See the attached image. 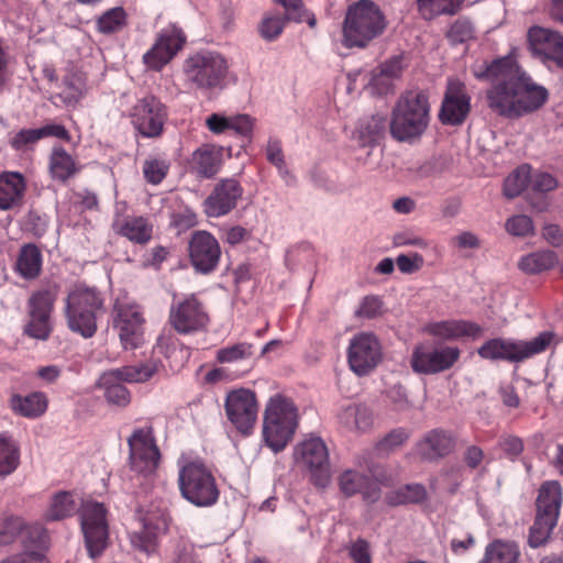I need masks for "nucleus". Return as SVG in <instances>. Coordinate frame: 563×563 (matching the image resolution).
I'll use <instances>...</instances> for the list:
<instances>
[{
  "label": "nucleus",
  "mask_w": 563,
  "mask_h": 563,
  "mask_svg": "<svg viewBox=\"0 0 563 563\" xmlns=\"http://www.w3.org/2000/svg\"><path fill=\"white\" fill-rule=\"evenodd\" d=\"M473 76L489 81L487 107L499 117L516 120L540 110L549 99L545 87L536 82L511 56L476 62Z\"/></svg>",
  "instance_id": "nucleus-1"
},
{
  "label": "nucleus",
  "mask_w": 563,
  "mask_h": 563,
  "mask_svg": "<svg viewBox=\"0 0 563 563\" xmlns=\"http://www.w3.org/2000/svg\"><path fill=\"white\" fill-rule=\"evenodd\" d=\"M430 121L428 96L422 90H409L395 104L389 122L391 136L412 143L424 133Z\"/></svg>",
  "instance_id": "nucleus-2"
},
{
  "label": "nucleus",
  "mask_w": 563,
  "mask_h": 563,
  "mask_svg": "<svg viewBox=\"0 0 563 563\" xmlns=\"http://www.w3.org/2000/svg\"><path fill=\"white\" fill-rule=\"evenodd\" d=\"M386 27V16L377 4L372 0H358L346 9L342 43L347 48H365Z\"/></svg>",
  "instance_id": "nucleus-3"
},
{
  "label": "nucleus",
  "mask_w": 563,
  "mask_h": 563,
  "mask_svg": "<svg viewBox=\"0 0 563 563\" xmlns=\"http://www.w3.org/2000/svg\"><path fill=\"white\" fill-rule=\"evenodd\" d=\"M103 312V300L95 288L76 286L66 298L67 325L73 332L86 339L95 335L97 319Z\"/></svg>",
  "instance_id": "nucleus-4"
},
{
  "label": "nucleus",
  "mask_w": 563,
  "mask_h": 563,
  "mask_svg": "<svg viewBox=\"0 0 563 563\" xmlns=\"http://www.w3.org/2000/svg\"><path fill=\"white\" fill-rule=\"evenodd\" d=\"M183 73L189 87L210 91L224 86L229 64L220 53L202 49L185 59Z\"/></svg>",
  "instance_id": "nucleus-5"
},
{
  "label": "nucleus",
  "mask_w": 563,
  "mask_h": 563,
  "mask_svg": "<svg viewBox=\"0 0 563 563\" xmlns=\"http://www.w3.org/2000/svg\"><path fill=\"white\" fill-rule=\"evenodd\" d=\"M297 427V410L294 404L280 396L272 397L265 408L263 437L275 452L283 451Z\"/></svg>",
  "instance_id": "nucleus-6"
},
{
  "label": "nucleus",
  "mask_w": 563,
  "mask_h": 563,
  "mask_svg": "<svg viewBox=\"0 0 563 563\" xmlns=\"http://www.w3.org/2000/svg\"><path fill=\"white\" fill-rule=\"evenodd\" d=\"M157 372L155 362H145L137 365H126L103 372L98 387L104 390V398L110 405L125 407L130 404L131 395L122 383H144Z\"/></svg>",
  "instance_id": "nucleus-7"
},
{
  "label": "nucleus",
  "mask_w": 563,
  "mask_h": 563,
  "mask_svg": "<svg viewBox=\"0 0 563 563\" xmlns=\"http://www.w3.org/2000/svg\"><path fill=\"white\" fill-rule=\"evenodd\" d=\"M178 485L181 496L196 507H210L219 499L216 478L201 462L184 465L179 471Z\"/></svg>",
  "instance_id": "nucleus-8"
},
{
  "label": "nucleus",
  "mask_w": 563,
  "mask_h": 563,
  "mask_svg": "<svg viewBox=\"0 0 563 563\" xmlns=\"http://www.w3.org/2000/svg\"><path fill=\"white\" fill-rule=\"evenodd\" d=\"M553 336L552 332L545 331L530 341L495 338L487 340L477 350V353L484 360L519 363L545 351Z\"/></svg>",
  "instance_id": "nucleus-9"
},
{
  "label": "nucleus",
  "mask_w": 563,
  "mask_h": 563,
  "mask_svg": "<svg viewBox=\"0 0 563 563\" xmlns=\"http://www.w3.org/2000/svg\"><path fill=\"white\" fill-rule=\"evenodd\" d=\"M372 454V452L366 451L356 457L358 467L367 471L368 474L347 468L338 476V487L344 497L350 498L356 494H362L367 503H375L379 499L380 488L372 477L378 481L383 472L380 465L373 461Z\"/></svg>",
  "instance_id": "nucleus-10"
},
{
  "label": "nucleus",
  "mask_w": 563,
  "mask_h": 563,
  "mask_svg": "<svg viewBox=\"0 0 563 563\" xmlns=\"http://www.w3.org/2000/svg\"><path fill=\"white\" fill-rule=\"evenodd\" d=\"M562 504V488L559 482L549 481L541 485L537 498V515L530 528L528 543L532 548L542 545L556 526Z\"/></svg>",
  "instance_id": "nucleus-11"
},
{
  "label": "nucleus",
  "mask_w": 563,
  "mask_h": 563,
  "mask_svg": "<svg viewBox=\"0 0 563 563\" xmlns=\"http://www.w3.org/2000/svg\"><path fill=\"white\" fill-rule=\"evenodd\" d=\"M79 517L88 554L96 559L109 544L107 509L101 503L85 501L79 508Z\"/></svg>",
  "instance_id": "nucleus-12"
},
{
  "label": "nucleus",
  "mask_w": 563,
  "mask_h": 563,
  "mask_svg": "<svg viewBox=\"0 0 563 563\" xmlns=\"http://www.w3.org/2000/svg\"><path fill=\"white\" fill-rule=\"evenodd\" d=\"M350 369L358 377L369 375L383 361V347L378 338L372 332L356 333L346 351Z\"/></svg>",
  "instance_id": "nucleus-13"
},
{
  "label": "nucleus",
  "mask_w": 563,
  "mask_h": 563,
  "mask_svg": "<svg viewBox=\"0 0 563 563\" xmlns=\"http://www.w3.org/2000/svg\"><path fill=\"white\" fill-rule=\"evenodd\" d=\"M113 327L125 350L136 349L143 343L144 314L134 301L118 299L113 307Z\"/></svg>",
  "instance_id": "nucleus-14"
},
{
  "label": "nucleus",
  "mask_w": 563,
  "mask_h": 563,
  "mask_svg": "<svg viewBox=\"0 0 563 563\" xmlns=\"http://www.w3.org/2000/svg\"><path fill=\"white\" fill-rule=\"evenodd\" d=\"M295 460L309 471L310 481L319 488H325L331 481L329 452L320 438H310L296 446Z\"/></svg>",
  "instance_id": "nucleus-15"
},
{
  "label": "nucleus",
  "mask_w": 563,
  "mask_h": 563,
  "mask_svg": "<svg viewBox=\"0 0 563 563\" xmlns=\"http://www.w3.org/2000/svg\"><path fill=\"white\" fill-rule=\"evenodd\" d=\"M460 356L461 350L457 346L429 347L419 343L415 345L409 363L416 374L434 375L452 368Z\"/></svg>",
  "instance_id": "nucleus-16"
},
{
  "label": "nucleus",
  "mask_w": 563,
  "mask_h": 563,
  "mask_svg": "<svg viewBox=\"0 0 563 563\" xmlns=\"http://www.w3.org/2000/svg\"><path fill=\"white\" fill-rule=\"evenodd\" d=\"M130 466L140 474H152L158 466L161 452L153 427L135 429L128 439Z\"/></svg>",
  "instance_id": "nucleus-17"
},
{
  "label": "nucleus",
  "mask_w": 563,
  "mask_h": 563,
  "mask_svg": "<svg viewBox=\"0 0 563 563\" xmlns=\"http://www.w3.org/2000/svg\"><path fill=\"white\" fill-rule=\"evenodd\" d=\"M58 294V286L52 285L46 289L34 292L27 301L30 320L24 332L34 339L46 340L52 331L51 312Z\"/></svg>",
  "instance_id": "nucleus-18"
},
{
  "label": "nucleus",
  "mask_w": 563,
  "mask_h": 563,
  "mask_svg": "<svg viewBox=\"0 0 563 563\" xmlns=\"http://www.w3.org/2000/svg\"><path fill=\"white\" fill-rule=\"evenodd\" d=\"M167 117L166 106L153 95L139 99L131 112L132 124L146 137L159 136Z\"/></svg>",
  "instance_id": "nucleus-19"
},
{
  "label": "nucleus",
  "mask_w": 563,
  "mask_h": 563,
  "mask_svg": "<svg viewBox=\"0 0 563 563\" xmlns=\"http://www.w3.org/2000/svg\"><path fill=\"white\" fill-rule=\"evenodd\" d=\"M168 320L177 333L191 334L207 328L209 316L196 296L190 295L170 306Z\"/></svg>",
  "instance_id": "nucleus-20"
},
{
  "label": "nucleus",
  "mask_w": 563,
  "mask_h": 563,
  "mask_svg": "<svg viewBox=\"0 0 563 563\" xmlns=\"http://www.w3.org/2000/svg\"><path fill=\"white\" fill-rule=\"evenodd\" d=\"M224 407L228 419L240 432L247 434L253 429L258 408L252 390L240 388L230 391Z\"/></svg>",
  "instance_id": "nucleus-21"
},
{
  "label": "nucleus",
  "mask_w": 563,
  "mask_h": 563,
  "mask_svg": "<svg viewBox=\"0 0 563 563\" xmlns=\"http://www.w3.org/2000/svg\"><path fill=\"white\" fill-rule=\"evenodd\" d=\"M471 111V96L464 82L449 78L443 96L439 119L446 125L462 124Z\"/></svg>",
  "instance_id": "nucleus-22"
},
{
  "label": "nucleus",
  "mask_w": 563,
  "mask_h": 563,
  "mask_svg": "<svg viewBox=\"0 0 563 563\" xmlns=\"http://www.w3.org/2000/svg\"><path fill=\"white\" fill-rule=\"evenodd\" d=\"M529 47L543 64L563 68V35L554 30L532 26L528 32Z\"/></svg>",
  "instance_id": "nucleus-23"
},
{
  "label": "nucleus",
  "mask_w": 563,
  "mask_h": 563,
  "mask_svg": "<svg viewBox=\"0 0 563 563\" xmlns=\"http://www.w3.org/2000/svg\"><path fill=\"white\" fill-rule=\"evenodd\" d=\"M189 258L194 268L201 274L213 272L221 257L218 240L207 231H196L189 240Z\"/></svg>",
  "instance_id": "nucleus-24"
},
{
  "label": "nucleus",
  "mask_w": 563,
  "mask_h": 563,
  "mask_svg": "<svg viewBox=\"0 0 563 563\" xmlns=\"http://www.w3.org/2000/svg\"><path fill=\"white\" fill-rule=\"evenodd\" d=\"M242 194L243 189L236 179H221L203 201V211L209 218L223 217L236 207Z\"/></svg>",
  "instance_id": "nucleus-25"
},
{
  "label": "nucleus",
  "mask_w": 563,
  "mask_h": 563,
  "mask_svg": "<svg viewBox=\"0 0 563 563\" xmlns=\"http://www.w3.org/2000/svg\"><path fill=\"white\" fill-rule=\"evenodd\" d=\"M185 40L183 31L175 25L162 30L153 47L144 54V63L153 69H161L181 49Z\"/></svg>",
  "instance_id": "nucleus-26"
},
{
  "label": "nucleus",
  "mask_w": 563,
  "mask_h": 563,
  "mask_svg": "<svg viewBox=\"0 0 563 563\" xmlns=\"http://www.w3.org/2000/svg\"><path fill=\"white\" fill-rule=\"evenodd\" d=\"M456 439L450 431L434 429L429 431L419 443V453L423 460L437 461L452 453Z\"/></svg>",
  "instance_id": "nucleus-27"
},
{
  "label": "nucleus",
  "mask_w": 563,
  "mask_h": 563,
  "mask_svg": "<svg viewBox=\"0 0 563 563\" xmlns=\"http://www.w3.org/2000/svg\"><path fill=\"white\" fill-rule=\"evenodd\" d=\"M222 152L220 147L203 144L190 157V169L200 178H212L220 170Z\"/></svg>",
  "instance_id": "nucleus-28"
},
{
  "label": "nucleus",
  "mask_w": 563,
  "mask_h": 563,
  "mask_svg": "<svg viewBox=\"0 0 563 563\" xmlns=\"http://www.w3.org/2000/svg\"><path fill=\"white\" fill-rule=\"evenodd\" d=\"M112 229L115 233L137 244L147 243L153 233L152 224L144 217H117L112 222Z\"/></svg>",
  "instance_id": "nucleus-29"
},
{
  "label": "nucleus",
  "mask_w": 563,
  "mask_h": 563,
  "mask_svg": "<svg viewBox=\"0 0 563 563\" xmlns=\"http://www.w3.org/2000/svg\"><path fill=\"white\" fill-rule=\"evenodd\" d=\"M428 332L442 340H455L462 336L476 338L482 334L483 329L475 322L449 320L430 324Z\"/></svg>",
  "instance_id": "nucleus-30"
},
{
  "label": "nucleus",
  "mask_w": 563,
  "mask_h": 563,
  "mask_svg": "<svg viewBox=\"0 0 563 563\" xmlns=\"http://www.w3.org/2000/svg\"><path fill=\"white\" fill-rule=\"evenodd\" d=\"M386 128L387 118L376 113L360 120L354 137L361 146H374L384 137Z\"/></svg>",
  "instance_id": "nucleus-31"
},
{
  "label": "nucleus",
  "mask_w": 563,
  "mask_h": 563,
  "mask_svg": "<svg viewBox=\"0 0 563 563\" xmlns=\"http://www.w3.org/2000/svg\"><path fill=\"white\" fill-rule=\"evenodd\" d=\"M340 423L350 431L365 432L373 427L372 410L362 404H350L338 415Z\"/></svg>",
  "instance_id": "nucleus-32"
},
{
  "label": "nucleus",
  "mask_w": 563,
  "mask_h": 563,
  "mask_svg": "<svg viewBox=\"0 0 563 563\" xmlns=\"http://www.w3.org/2000/svg\"><path fill=\"white\" fill-rule=\"evenodd\" d=\"M24 179L19 173H7L0 178V209L13 208L23 197Z\"/></svg>",
  "instance_id": "nucleus-33"
},
{
  "label": "nucleus",
  "mask_w": 563,
  "mask_h": 563,
  "mask_svg": "<svg viewBox=\"0 0 563 563\" xmlns=\"http://www.w3.org/2000/svg\"><path fill=\"white\" fill-rule=\"evenodd\" d=\"M11 409L25 418H37L47 408V398L43 393L35 391L26 396L13 395L10 399Z\"/></svg>",
  "instance_id": "nucleus-34"
},
{
  "label": "nucleus",
  "mask_w": 563,
  "mask_h": 563,
  "mask_svg": "<svg viewBox=\"0 0 563 563\" xmlns=\"http://www.w3.org/2000/svg\"><path fill=\"white\" fill-rule=\"evenodd\" d=\"M73 156L62 146H55L49 156V173L58 181L65 183L78 173Z\"/></svg>",
  "instance_id": "nucleus-35"
},
{
  "label": "nucleus",
  "mask_w": 563,
  "mask_h": 563,
  "mask_svg": "<svg viewBox=\"0 0 563 563\" xmlns=\"http://www.w3.org/2000/svg\"><path fill=\"white\" fill-rule=\"evenodd\" d=\"M559 263V257L554 251H537L522 256L518 263L521 272L529 275L540 274L553 268Z\"/></svg>",
  "instance_id": "nucleus-36"
},
{
  "label": "nucleus",
  "mask_w": 563,
  "mask_h": 563,
  "mask_svg": "<svg viewBox=\"0 0 563 563\" xmlns=\"http://www.w3.org/2000/svg\"><path fill=\"white\" fill-rule=\"evenodd\" d=\"M64 88L59 93L67 106L76 104L87 90V77L78 69L70 68L63 79Z\"/></svg>",
  "instance_id": "nucleus-37"
},
{
  "label": "nucleus",
  "mask_w": 563,
  "mask_h": 563,
  "mask_svg": "<svg viewBox=\"0 0 563 563\" xmlns=\"http://www.w3.org/2000/svg\"><path fill=\"white\" fill-rule=\"evenodd\" d=\"M519 556L520 551L515 542L495 540L486 547L479 563H517Z\"/></svg>",
  "instance_id": "nucleus-38"
},
{
  "label": "nucleus",
  "mask_w": 563,
  "mask_h": 563,
  "mask_svg": "<svg viewBox=\"0 0 563 563\" xmlns=\"http://www.w3.org/2000/svg\"><path fill=\"white\" fill-rule=\"evenodd\" d=\"M42 255L34 244L24 245L21 249L16 267L19 273L27 279L35 278L41 272Z\"/></svg>",
  "instance_id": "nucleus-39"
},
{
  "label": "nucleus",
  "mask_w": 563,
  "mask_h": 563,
  "mask_svg": "<svg viewBox=\"0 0 563 563\" xmlns=\"http://www.w3.org/2000/svg\"><path fill=\"white\" fill-rule=\"evenodd\" d=\"M20 463V452L18 444L11 437L0 434V477L13 473Z\"/></svg>",
  "instance_id": "nucleus-40"
},
{
  "label": "nucleus",
  "mask_w": 563,
  "mask_h": 563,
  "mask_svg": "<svg viewBox=\"0 0 563 563\" xmlns=\"http://www.w3.org/2000/svg\"><path fill=\"white\" fill-rule=\"evenodd\" d=\"M77 509L73 495L68 492L57 493L46 512V519L49 521L63 520L75 514Z\"/></svg>",
  "instance_id": "nucleus-41"
},
{
  "label": "nucleus",
  "mask_w": 563,
  "mask_h": 563,
  "mask_svg": "<svg viewBox=\"0 0 563 563\" xmlns=\"http://www.w3.org/2000/svg\"><path fill=\"white\" fill-rule=\"evenodd\" d=\"M464 0H418V8L426 19L440 14H455Z\"/></svg>",
  "instance_id": "nucleus-42"
},
{
  "label": "nucleus",
  "mask_w": 563,
  "mask_h": 563,
  "mask_svg": "<svg viewBox=\"0 0 563 563\" xmlns=\"http://www.w3.org/2000/svg\"><path fill=\"white\" fill-rule=\"evenodd\" d=\"M427 499L423 485L409 484L400 487L388 498L390 505L419 504Z\"/></svg>",
  "instance_id": "nucleus-43"
},
{
  "label": "nucleus",
  "mask_w": 563,
  "mask_h": 563,
  "mask_svg": "<svg viewBox=\"0 0 563 563\" xmlns=\"http://www.w3.org/2000/svg\"><path fill=\"white\" fill-rule=\"evenodd\" d=\"M408 439L409 433L405 429H394L376 443L374 453L377 456H387L400 448Z\"/></svg>",
  "instance_id": "nucleus-44"
},
{
  "label": "nucleus",
  "mask_w": 563,
  "mask_h": 563,
  "mask_svg": "<svg viewBox=\"0 0 563 563\" xmlns=\"http://www.w3.org/2000/svg\"><path fill=\"white\" fill-rule=\"evenodd\" d=\"M126 21V14L121 7L112 8L104 12L97 21V27L101 33L109 34L120 31Z\"/></svg>",
  "instance_id": "nucleus-45"
},
{
  "label": "nucleus",
  "mask_w": 563,
  "mask_h": 563,
  "mask_svg": "<svg viewBox=\"0 0 563 563\" xmlns=\"http://www.w3.org/2000/svg\"><path fill=\"white\" fill-rule=\"evenodd\" d=\"M529 183V167L521 166L511 173L504 183V194L507 198L518 197Z\"/></svg>",
  "instance_id": "nucleus-46"
},
{
  "label": "nucleus",
  "mask_w": 563,
  "mask_h": 563,
  "mask_svg": "<svg viewBox=\"0 0 563 563\" xmlns=\"http://www.w3.org/2000/svg\"><path fill=\"white\" fill-rule=\"evenodd\" d=\"M253 345L246 342L236 343L217 351L216 360L219 363H233L250 358L253 354Z\"/></svg>",
  "instance_id": "nucleus-47"
},
{
  "label": "nucleus",
  "mask_w": 563,
  "mask_h": 563,
  "mask_svg": "<svg viewBox=\"0 0 563 563\" xmlns=\"http://www.w3.org/2000/svg\"><path fill=\"white\" fill-rule=\"evenodd\" d=\"M505 229L514 236H528L533 233L534 227L530 217L518 214L506 221Z\"/></svg>",
  "instance_id": "nucleus-48"
},
{
  "label": "nucleus",
  "mask_w": 563,
  "mask_h": 563,
  "mask_svg": "<svg viewBox=\"0 0 563 563\" xmlns=\"http://www.w3.org/2000/svg\"><path fill=\"white\" fill-rule=\"evenodd\" d=\"M40 140V129H22L10 139V145L15 151H26Z\"/></svg>",
  "instance_id": "nucleus-49"
},
{
  "label": "nucleus",
  "mask_w": 563,
  "mask_h": 563,
  "mask_svg": "<svg viewBox=\"0 0 563 563\" xmlns=\"http://www.w3.org/2000/svg\"><path fill=\"white\" fill-rule=\"evenodd\" d=\"M23 520L19 517H9L0 525V545L12 543L21 536Z\"/></svg>",
  "instance_id": "nucleus-50"
},
{
  "label": "nucleus",
  "mask_w": 563,
  "mask_h": 563,
  "mask_svg": "<svg viewBox=\"0 0 563 563\" xmlns=\"http://www.w3.org/2000/svg\"><path fill=\"white\" fill-rule=\"evenodd\" d=\"M168 169V163L163 159L146 161L143 165L144 177L153 185L159 184L166 177Z\"/></svg>",
  "instance_id": "nucleus-51"
},
{
  "label": "nucleus",
  "mask_w": 563,
  "mask_h": 563,
  "mask_svg": "<svg viewBox=\"0 0 563 563\" xmlns=\"http://www.w3.org/2000/svg\"><path fill=\"white\" fill-rule=\"evenodd\" d=\"M474 29L467 19H457L446 32L453 44L464 43L473 37Z\"/></svg>",
  "instance_id": "nucleus-52"
},
{
  "label": "nucleus",
  "mask_w": 563,
  "mask_h": 563,
  "mask_svg": "<svg viewBox=\"0 0 563 563\" xmlns=\"http://www.w3.org/2000/svg\"><path fill=\"white\" fill-rule=\"evenodd\" d=\"M22 543L24 548L26 549L25 552H29V549L31 548H38L41 544L44 543L46 534L42 527L40 526H25L23 523V528L20 536ZM32 550H30L31 552Z\"/></svg>",
  "instance_id": "nucleus-53"
},
{
  "label": "nucleus",
  "mask_w": 563,
  "mask_h": 563,
  "mask_svg": "<svg viewBox=\"0 0 563 563\" xmlns=\"http://www.w3.org/2000/svg\"><path fill=\"white\" fill-rule=\"evenodd\" d=\"M383 313V301L377 296L363 298L355 314L360 318L374 319Z\"/></svg>",
  "instance_id": "nucleus-54"
},
{
  "label": "nucleus",
  "mask_w": 563,
  "mask_h": 563,
  "mask_svg": "<svg viewBox=\"0 0 563 563\" xmlns=\"http://www.w3.org/2000/svg\"><path fill=\"white\" fill-rule=\"evenodd\" d=\"M285 20L280 16H267L260 25V34L266 41L277 38L283 32Z\"/></svg>",
  "instance_id": "nucleus-55"
},
{
  "label": "nucleus",
  "mask_w": 563,
  "mask_h": 563,
  "mask_svg": "<svg viewBox=\"0 0 563 563\" xmlns=\"http://www.w3.org/2000/svg\"><path fill=\"white\" fill-rule=\"evenodd\" d=\"M267 161L282 172H286L285 157L283 153L282 142L276 137H269L266 146Z\"/></svg>",
  "instance_id": "nucleus-56"
},
{
  "label": "nucleus",
  "mask_w": 563,
  "mask_h": 563,
  "mask_svg": "<svg viewBox=\"0 0 563 563\" xmlns=\"http://www.w3.org/2000/svg\"><path fill=\"white\" fill-rule=\"evenodd\" d=\"M285 8V19L302 23L305 20L306 9L302 0H275Z\"/></svg>",
  "instance_id": "nucleus-57"
},
{
  "label": "nucleus",
  "mask_w": 563,
  "mask_h": 563,
  "mask_svg": "<svg viewBox=\"0 0 563 563\" xmlns=\"http://www.w3.org/2000/svg\"><path fill=\"white\" fill-rule=\"evenodd\" d=\"M529 181L534 191L549 192L558 187V180L548 173L539 172L529 176Z\"/></svg>",
  "instance_id": "nucleus-58"
},
{
  "label": "nucleus",
  "mask_w": 563,
  "mask_h": 563,
  "mask_svg": "<svg viewBox=\"0 0 563 563\" xmlns=\"http://www.w3.org/2000/svg\"><path fill=\"white\" fill-rule=\"evenodd\" d=\"M172 224L179 231H186L197 224V216L190 209H184L172 214Z\"/></svg>",
  "instance_id": "nucleus-59"
},
{
  "label": "nucleus",
  "mask_w": 563,
  "mask_h": 563,
  "mask_svg": "<svg viewBox=\"0 0 563 563\" xmlns=\"http://www.w3.org/2000/svg\"><path fill=\"white\" fill-rule=\"evenodd\" d=\"M350 558L354 563H372L369 544L364 539H357L349 549Z\"/></svg>",
  "instance_id": "nucleus-60"
},
{
  "label": "nucleus",
  "mask_w": 563,
  "mask_h": 563,
  "mask_svg": "<svg viewBox=\"0 0 563 563\" xmlns=\"http://www.w3.org/2000/svg\"><path fill=\"white\" fill-rule=\"evenodd\" d=\"M396 264L401 273L411 274L422 267L423 257L419 253H413L411 256L400 254L396 258Z\"/></svg>",
  "instance_id": "nucleus-61"
},
{
  "label": "nucleus",
  "mask_w": 563,
  "mask_h": 563,
  "mask_svg": "<svg viewBox=\"0 0 563 563\" xmlns=\"http://www.w3.org/2000/svg\"><path fill=\"white\" fill-rule=\"evenodd\" d=\"M229 130H233L242 136H249L253 130V120L247 114L230 117Z\"/></svg>",
  "instance_id": "nucleus-62"
},
{
  "label": "nucleus",
  "mask_w": 563,
  "mask_h": 563,
  "mask_svg": "<svg viewBox=\"0 0 563 563\" xmlns=\"http://www.w3.org/2000/svg\"><path fill=\"white\" fill-rule=\"evenodd\" d=\"M402 62L400 57H394L383 63L376 70L385 75L387 78L395 80L400 77L402 73Z\"/></svg>",
  "instance_id": "nucleus-63"
},
{
  "label": "nucleus",
  "mask_w": 563,
  "mask_h": 563,
  "mask_svg": "<svg viewBox=\"0 0 563 563\" xmlns=\"http://www.w3.org/2000/svg\"><path fill=\"white\" fill-rule=\"evenodd\" d=\"M1 563H48L45 556L38 551L24 552L19 555L8 558Z\"/></svg>",
  "instance_id": "nucleus-64"
}]
</instances>
